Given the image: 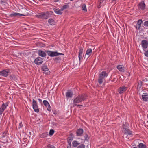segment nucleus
I'll use <instances>...</instances> for the list:
<instances>
[{"mask_svg": "<svg viewBox=\"0 0 148 148\" xmlns=\"http://www.w3.org/2000/svg\"><path fill=\"white\" fill-rule=\"evenodd\" d=\"M53 12L51 11H47L46 12H42L38 15L35 16L38 18L42 19H46L49 18V16L52 14Z\"/></svg>", "mask_w": 148, "mask_h": 148, "instance_id": "obj_1", "label": "nucleus"}, {"mask_svg": "<svg viewBox=\"0 0 148 148\" xmlns=\"http://www.w3.org/2000/svg\"><path fill=\"white\" fill-rule=\"evenodd\" d=\"M87 99V95L86 94L78 95L73 100L74 103H78L84 101Z\"/></svg>", "mask_w": 148, "mask_h": 148, "instance_id": "obj_2", "label": "nucleus"}, {"mask_svg": "<svg viewBox=\"0 0 148 148\" xmlns=\"http://www.w3.org/2000/svg\"><path fill=\"white\" fill-rule=\"evenodd\" d=\"M46 52L47 53L49 56H50L51 57L56 56L60 55H64V54L62 53L49 50L46 51Z\"/></svg>", "mask_w": 148, "mask_h": 148, "instance_id": "obj_3", "label": "nucleus"}, {"mask_svg": "<svg viewBox=\"0 0 148 148\" xmlns=\"http://www.w3.org/2000/svg\"><path fill=\"white\" fill-rule=\"evenodd\" d=\"M33 108L34 111L36 112H39V109L37 105V102L35 100L33 99L32 103Z\"/></svg>", "mask_w": 148, "mask_h": 148, "instance_id": "obj_4", "label": "nucleus"}, {"mask_svg": "<svg viewBox=\"0 0 148 148\" xmlns=\"http://www.w3.org/2000/svg\"><path fill=\"white\" fill-rule=\"evenodd\" d=\"M34 63L37 65L42 64L43 62V59L42 58L38 57L36 58L34 60Z\"/></svg>", "mask_w": 148, "mask_h": 148, "instance_id": "obj_5", "label": "nucleus"}, {"mask_svg": "<svg viewBox=\"0 0 148 148\" xmlns=\"http://www.w3.org/2000/svg\"><path fill=\"white\" fill-rule=\"evenodd\" d=\"M8 103L7 102L5 103H3L0 108V115L2 114L4 110L8 106Z\"/></svg>", "mask_w": 148, "mask_h": 148, "instance_id": "obj_6", "label": "nucleus"}, {"mask_svg": "<svg viewBox=\"0 0 148 148\" xmlns=\"http://www.w3.org/2000/svg\"><path fill=\"white\" fill-rule=\"evenodd\" d=\"M9 72V71L7 70H3L2 71H0V75L6 77Z\"/></svg>", "mask_w": 148, "mask_h": 148, "instance_id": "obj_7", "label": "nucleus"}, {"mask_svg": "<svg viewBox=\"0 0 148 148\" xmlns=\"http://www.w3.org/2000/svg\"><path fill=\"white\" fill-rule=\"evenodd\" d=\"M41 69L43 71L47 72L45 73L46 74H48L50 73V71L46 65L43 64L41 67Z\"/></svg>", "mask_w": 148, "mask_h": 148, "instance_id": "obj_8", "label": "nucleus"}, {"mask_svg": "<svg viewBox=\"0 0 148 148\" xmlns=\"http://www.w3.org/2000/svg\"><path fill=\"white\" fill-rule=\"evenodd\" d=\"M141 45L143 49H146L148 47V42L145 40H143L141 41Z\"/></svg>", "mask_w": 148, "mask_h": 148, "instance_id": "obj_9", "label": "nucleus"}, {"mask_svg": "<svg viewBox=\"0 0 148 148\" xmlns=\"http://www.w3.org/2000/svg\"><path fill=\"white\" fill-rule=\"evenodd\" d=\"M128 88L125 86L120 87L118 89V92L120 94H122Z\"/></svg>", "mask_w": 148, "mask_h": 148, "instance_id": "obj_10", "label": "nucleus"}, {"mask_svg": "<svg viewBox=\"0 0 148 148\" xmlns=\"http://www.w3.org/2000/svg\"><path fill=\"white\" fill-rule=\"evenodd\" d=\"M43 103L44 105L47 107L48 110L50 111L51 110V108L49 104L46 100H44L43 101Z\"/></svg>", "mask_w": 148, "mask_h": 148, "instance_id": "obj_11", "label": "nucleus"}, {"mask_svg": "<svg viewBox=\"0 0 148 148\" xmlns=\"http://www.w3.org/2000/svg\"><path fill=\"white\" fill-rule=\"evenodd\" d=\"M84 132L83 129L79 128L77 130L76 132L77 136H81L82 135Z\"/></svg>", "mask_w": 148, "mask_h": 148, "instance_id": "obj_12", "label": "nucleus"}, {"mask_svg": "<svg viewBox=\"0 0 148 148\" xmlns=\"http://www.w3.org/2000/svg\"><path fill=\"white\" fill-rule=\"evenodd\" d=\"M143 100L145 101H148V93H144L142 95Z\"/></svg>", "mask_w": 148, "mask_h": 148, "instance_id": "obj_13", "label": "nucleus"}, {"mask_svg": "<svg viewBox=\"0 0 148 148\" xmlns=\"http://www.w3.org/2000/svg\"><path fill=\"white\" fill-rule=\"evenodd\" d=\"M142 23L143 21L141 19H139L138 21L136 27V28L137 29L140 30Z\"/></svg>", "mask_w": 148, "mask_h": 148, "instance_id": "obj_14", "label": "nucleus"}, {"mask_svg": "<svg viewBox=\"0 0 148 148\" xmlns=\"http://www.w3.org/2000/svg\"><path fill=\"white\" fill-rule=\"evenodd\" d=\"M24 16V15L23 14L17 13H12L10 15V16L11 17H19L20 16Z\"/></svg>", "mask_w": 148, "mask_h": 148, "instance_id": "obj_15", "label": "nucleus"}, {"mask_svg": "<svg viewBox=\"0 0 148 148\" xmlns=\"http://www.w3.org/2000/svg\"><path fill=\"white\" fill-rule=\"evenodd\" d=\"M117 68L120 72H124L125 71V68L123 65H118L117 66Z\"/></svg>", "mask_w": 148, "mask_h": 148, "instance_id": "obj_16", "label": "nucleus"}, {"mask_svg": "<svg viewBox=\"0 0 148 148\" xmlns=\"http://www.w3.org/2000/svg\"><path fill=\"white\" fill-rule=\"evenodd\" d=\"M108 75V73L106 71H103L99 75V77L104 79L105 77H107Z\"/></svg>", "mask_w": 148, "mask_h": 148, "instance_id": "obj_17", "label": "nucleus"}, {"mask_svg": "<svg viewBox=\"0 0 148 148\" xmlns=\"http://www.w3.org/2000/svg\"><path fill=\"white\" fill-rule=\"evenodd\" d=\"M138 8L140 9L143 10L145 8V6L144 2L142 1L140 3L138 4Z\"/></svg>", "mask_w": 148, "mask_h": 148, "instance_id": "obj_18", "label": "nucleus"}, {"mask_svg": "<svg viewBox=\"0 0 148 148\" xmlns=\"http://www.w3.org/2000/svg\"><path fill=\"white\" fill-rule=\"evenodd\" d=\"M123 129H125L124 131V133L125 134H128L131 135L132 134V131H131L129 129H127V128H123Z\"/></svg>", "mask_w": 148, "mask_h": 148, "instance_id": "obj_19", "label": "nucleus"}, {"mask_svg": "<svg viewBox=\"0 0 148 148\" xmlns=\"http://www.w3.org/2000/svg\"><path fill=\"white\" fill-rule=\"evenodd\" d=\"M38 55L42 57H44L46 56L45 53L42 51L39 50L38 52Z\"/></svg>", "mask_w": 148, "mask_h": 148, "instance_id": "obj_20", "label": "nucleus"}, {"mask_svg": "<svg viewBox=\"0 0 148 148\" xmlns=\"http://www.w3.org/2000/svg\"><path fill=\"white\" fill-rule=\"evenodd\" d=\"M66 95L67 97L71 98L72 97L73 93L71 90H69L66 92Z\"/></svg>", "mask_w": 148, "mask_h": 148, "instance_id": "obj_21", "label": "nucleus"}, {"mask_svg": "<svg viewBox=\"0 0 148 148\" xmlns=\"http://www.w3.org/2000/svg\"><path fill=\"white\" fill-rule=\"evenodd\" d=\"M48 23L51 25H54L55 24V21L52 18H50L48 20Z\"/></svg>", "mask_w": 148, "mask_h": 148, "instance_id": "obj_22", "label": "nucleus"}, {"mask_svg": "<svg viewBox=\"0 0 148 148\" xmlns=\"http://www.w3.org/2000/svg\"><path fill=\"white\" fill-rule=\"evenodd\" d=\"M54 11L57 14L59 15H61L62 14V12H61L62 10H61V9H58L56 8H54L53 9Z\"/></svg>", "mask_w": 148, "mask_h": 148, "instance_id": "obj_23", "label": "nucleus"}, {"mask_svg": "<svg viewBox=\"0 0 148 148\" xmlns=\"http://www.w3.org/2000/svg\"><path fill=\"white\" fill-rule=\"evenodd\" d=\"M48 135L47 132H45L39 135V137L40 138H44L47 137Z\"/></svg>", "mask_w": 148, "mask_h": 148, "instance_id": "obj_24", "label": "nucleus"}, {"mask_svg": "<svg viewBox=\"0 0 148 148\" xmlns=\"http://www.w3.org/2000/svg\"><path fill=\"white\" fill-rule=\"evenodd\" d=\"M92 49L90 48H89L86 51V54L89 55V56H90L92 55Z\"/></svg>", "mask_w": 148, "mask_h": 148, "instance_id": "obj_25", "label": "nucleus"}, {"mask_svg": "<svg viewBox=\"0 0 148 148\" xmlns=\"http://www.w3.org/2000/svg\"><path fill=\"white\" fill-rule=\"evenodd\" d=\"M73 146L74 147H77L79 144L78 142L77 141L74 140L72 142Z\"/></svg>", "mask_w": 148, "mask_h": 148, "instance_id": "obj_26", "label": "nucleus"}, {"mask_svg": "<svg viewBox=\"0 0 148 148\" xmlns=\"http://www.w3.org/2000/svg\"><path fill=\"white\" fill-rule=\"evenodd\" d=\"M138 147V148H146L147 147L146 145L142 143L139 144Z\"/></svg>", "mask_w": 148, "mask_h": 148, "instance_id": "obj_27", "label": "nucleus"}, {"mask_svg": "<svg viewBox=\"0 0 148 148\" xmlns=\"http://www.w3.org/2000/svg\"><path fill=\"white\" fill-rule=\"evenodd\" d=\"M142 82L140 80L138 81V85L137 86V88L138 90H139L141 88L142 85Z\"/></svg>", "mask_w": 148, "mask_h": 148, "instance_id": "obj_28", "label": "nucleus"}, {"mask_svg": "<svg viewBox=\"0 0 148 148\" xmlns=\"http://www.w3.org/2000/svg\"><path fill=\"white\" fill-rule=\"evenodd\" d=\"M82 10L84 11H86L87 9L86 8V5L85 4H83L82 6Z\"/></svg>", "mask_w": 148, "mask_h": 148, "instance_id": "obj_29", "label": "nucleus"}, {"mask_svg": "<svg viewBox=\"0 0 148 148\" xmlns=\"http://www.w3.org/2000/svg\"><path fill=\"white\" fill-rule=\"evenodd\" d=\"M103 79L99 77L98 79V82L100 84H101L102 83L103 81Z\"/></svg>", "mask_w": 148, "mask_h": 148, "instance_id": "obj_30", "label": "nucleus"}, {"mask_svg": "<svg viewBox=\"0 0 148 148\" xmlns=\"http://www.w3.org/2000/svg\"><path fill=\"white\" fill-rule=\"evenodd\" d=\"M89 139L88 135L87 134H85L84 135V138L83 139L84 140H88Z\"/></svg>", "mask_w": 148, "mask_h": 148, "instance_id": "obj_31", "label": "nucleus"}, {"mask_svg": "<svg viewBox=\"0 0 148 148\" xmlns=\"http://www.w3.org/2000/svg\"><path fill=\"white\" fill-rule=\"evenodd\" d=\"M68 7V5H64L62 7V8H61V10H62V11L64 10L67 9Z\"/></svg>", "mask_w": 148, "mask_h": 148, "instance_id": "obj_32", "label": "nucleus"}, {"mask_svg": "<svg viewBox=\"0 0 148 148\" xmlns=\"http://www.w3.org/2000/svg\"><path fill=\"white\" fill-rule=\"evenodd\" d=\"M61 60V58L60 57H57L55 58L54 59V61L56 62H58L60 61Z\"/></svg>", "mask_w": 148, "mask_h": 148, "instance_id": "obj_33", "label": "nucleus"}, {"mask_svg": "<svg viewBox=\"0 0 148 148\" xmlns=\"http://www.w3.org/2000/svg\"><path fill=\"white\" fill-rule=\"evenodd\" d=\"M47 148H56V147L52 145H51L50 144H48L47 147Z\"/></svg>", "mask_w": 148, "mask_h": 148, "instance_id": "obj_34", "label": "nucleus"}, {"mask_svg": "<svg viewBox=\"0 0 148 148\" xmlns=\"http://www.w3.org/2000/svg\"><path fill=\"white\" fill-rule=\"evenodd\" d=\"M83 52V49H82V47H80L79 48V54H82V53Z\"/></svg>", "mask_w": 148, "mask_h": 148, "instance_id": "obj_35", "label": "nucleus"}, {"mask_svg": "<svg viewBox=\"0 0 148 148\" xmlns=\"http://www.w3.org/2000/svg\"><path fill=\"white\" fill-rule=\"evenodd\" d=\"M54 132V131L53 130H51L50 131L49 134L50 135H52Z\"/></svg>", "mask_w": 148, "mask_h": 148, "instance_id": "obj_36", "label": "nucleus"}, {"mask_svg": "<svg viewBox=\"0 0 148 148\" xmlns=\"http://www.w3.org/2000/svg\"><path fill=\"white\" fill-rule=\"evenodd\" d=\"M144 25L145 26L148 27V20L145 21L144 23Z\"/></svg>", "mask_w": 148, "mask_h": 148, "instance_id": "obj_37", "label": "nucleus"}, {"mask_svg": "<svg viewBox=\"0 0 148 148\" xmlns=\"http://www.w3.org/2000/svg\"><path fill=\"white\" fill-rule=\"evenodd\" d=\"M90 56H89V55H88L87 54H85L84 58V60H86Z\"/></svg>", "mask_w": 148, "mask_h": 148, "instance_id": "obj_38", "label": "nucleus"}, {"mask_svg": "<svg viewBox=\"0 0 148 148\" xmlns=\"http://www.w3.org/2000/svg\"><path fill=\"white\" fill-rule=\"evenodd\" d=\"M77 148H85V145L83 144H81L79 145Z\"/></svg>", "mask_w": 148, "mask_h": 148, "instance_id": "obj_39", "label": "nucleus"}, {"mask_svg": "<svg viewBox=\"0 0 148 148\" xmlns=\"http://www.w3.org/2000/svg\"><path fill=\"white\" fill-rule=\"evenodd\" d=\"M82 54H79L78 57L79 58V60L80 61L82 59Z\"/></svg>", "mask_w": 148, "mask_h": 148, "instance_id": "obj_40", "label": "nucleus"}, {"mask_svg": "<svg viewBox=\"0 0 148 148\" xmlns=\"http://www.w3.org/2000/svg\"><path fill=\"white\" fill-rule=\"evenodd\" d=\"M144 54L146 56L148 57V50L145 51V52Z\"/></svg>", "mask_w": 148, "mask_h": 148, "instance_id": "obj_41", "label": "nucleus"}, {"mask_svg": "<svg viewBox=\"0 0 148 148\" xmlns=\"http://www.w3.org/2000/svg\"><path fill=\"white\" fill-rule=\"evenodd\" d=\"M23 126V125L22 124V122H21L19 123V126L18 127L19 129L22 127Z\"/></svg>", "mask_w": 148, "mask_h": 148, "instance_id": "obj_42", "label": "nucleus"}, {"mask_svg": "<svg viewBox=\"0 0 148 148\" xmlns=\"http://www.w3.org/2000/svg\"><path fill=\"white\" fill-rule=\"evenodd\" d=\"M76 104V103H74V105L73 106V107H75V106H76L77 107H78V106H82V105H77Z\"/></svg>", "mask_w": 148, "mask_h": 148, "instance_id": "obj_43", "label": "nucleus"}, {"mask_svg": "<svg viewBox=\"0 0 148 148\" xmlns=\"http://www.w3.org/2000/svg\"><path fill=\"white\" fill-rule=\"evenodd\" d=\"M67 148H71V143H69L68 144L67 146Z\"/></svg>", "mask_w": 148, "mask_h": 148, "instance_id": "obj_44", "label": "nucleus"}, {"mask_svg": "<svg viewBox=\"0 0 148 148\" xmlns=\"http://www.w3.org/2000/svg\"><path fill=\"white\" fill-rule=\"evenodd\" d=\"M38 101L40 103H42V101L41 99H38Z\"/></svg>", "mask_w": 148, "mask_h": 148, "instance_id": "obj_45", "label": "nucleus"}, {"mask_svg": "<svg viewBox=\"0 0 148 148\" xmlns=\"http://www.w3.org/2000/svg\"><path fill=\"white\" fill-rule=\"evenodd\" d=\"M105 0H100V5H101V3L103 2V1H104Z\"/></svg>", "mask_w": 148, "mask_h": 148, "instance_id": "obj_46", "label": "nucleus"}, {"mask_svg": "<svg viewBox=\"0 0 148 148\" xmlns=\"http://www.w3.org/2000/svg\"><path fill=\"white\" fill-rule=\"evenodd\" d=\"M116 0H112V2H113L114 1H115Z\"/></svg>", "mask_w": 148, "mask_h": 148, "instance_id": "obj_47", "label": "nucleus"}, {"mask_svg": "<svg viewBox=\"0 0 148 148\" xmlns=\"http://www.w3.org/2000/svg\"><path fill=\"white\" fill-rule=\"evenodd\" d=\"M133 148H138L136 147H133Z\"/></svg>", "mask_w": 148, "mask_h": 148, "instance_id": "obj_48", "label": "nucleus"}, {"mask_svg": "<svg viewBox=\"0 0 148 148\" xmlns=\"http://www.w3.org/2000/svg\"><path fill=\"white\" fill-rule=\"evenodd\" d=\"M70 1H73V0H70Z\"/></svg>", "mask_w": 148, "mask_h": 148, "instance_id": "obj_49", "label": "nucleus"}, {"mask_svg": "<svg viewBox=\"0 0 148 148\" xmlns=\"http://www.w3.org/2000/svg\"><path fill=\"white\" fill-rule=\"evenodd\" d=\"M98 8H100V7H99V6H98Z\"/></svg>", "mask_w": 148, "mask_h": 148, "instance_id": "obj_50", "label": "nucleus"}, {"mask_svg": "<svg viewBox=\"0 0 148 148\" xmlns=\"http://www.w3.org/2000/svg\"><path fill=\"white\" fill-rule=\"evenodd\" d=\"M98 8H100V7H99V6H98Z\"/></svg>", "mask_w": 148, "mask_h": 148, "instance_id": "obj_51", "label": "nucleus"}, {"mask_svg": "<svg viewBox=\"0 0 148 148\" xmlns=\"http://www.w3.org/2000/svg\"><path fill=\"white\" fill-rule=\"evenodd\" d=\"M0 148H1V147L0 146Z\"/></svg>", "mask_w": 148, "mask_h": 148, "instance_id": "obj_52", "label": "nucleus"}]
</instances>
